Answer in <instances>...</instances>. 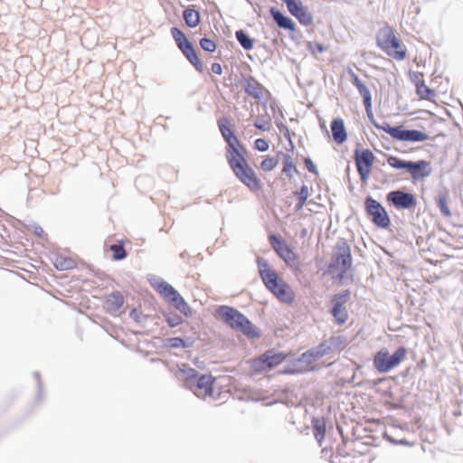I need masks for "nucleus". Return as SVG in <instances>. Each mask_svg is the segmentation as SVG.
I'll use <instances>...</instances> for the list:
<instances>
[{
	"instance_id": "obj_40",
	"label": "nucleus",
	"mask_w": 463,
	"mask_h": 463,
	"mask_svg": "<svg viewBox=\"0 0 463 463\" xmlns=\"http://www.w3.org/2000/svg\"><path fill=\"white\" fill-rule=\"evenodd\" d=\"M166 321L171 327H174L180 325L183 322V319L175 314H168L166 316Z\"/></svg>"
},
{
	"instance_id": "obj_22",
	"label": "nucleus",
	"mask_w": 463,
	"mask_h": 463,
	"mask_svg": "<svg viewBox=\"0 0 463 463\" xmlns=\"http://www.w3.org/2000/svg\"><path fill=\"white\" fill-rule=\"evenodd\" d=\"M198 373L195 369L184 365L178 371V377L184 382V384L188 389L194 383L198 377Z\"/></svg>"
},
{
	"instance_id": "obj_30",
	"label": "nucleus",
	"mask_w": 463,
	"mask_h": 463,
	"mask_svg": "<svg viewBox=\"0 0 463 463\" xmlns=\"http://www.w3.org/2000/svg\"><path fill=\"white\" fill-rule=\"evenodd\" d=\"M298 171L295 165L293 158L289 155H284L282 173H284L288 178H291L293 174H298Z\"/></svg>"
},
{
	"instance_id": "obj_34",
	"label": "nucleus",
	"mask_w": 463,
	"mask_h": 463,
	"mask_svg": "<svg viewBox=\"0 0 463 463\" xmlns=\"http://www.w3.org/2000/svg\"><path fill=\"white\" fill-rule=\"evenodd\" d=\"M341 463H369V457L362 453H354L345 457Z\"/></svg>"
},
{
	"instance_id": "obj_10",
	"label": "nucleus",
	"mask_w": 463,
	"mask_h": 463,
	"mask_svg": "<svg viewBox=\"0 0 463 463\" xmlns=\"http://www.w3.org/2000/svg\"><path fill=\"white\" fill-rule=\"evenodd\" d=\"M269 243L276 253L289 266L298 263V256L287 241L280 236L271 234L269 236Z\"/></svg>"
},
{
	"instance_id": "obj_47",
	"label": "nucleus",
	"mask_w": 463,
	"mask_h": 463,
	"mask_svg": "<svg viewBox=\"0 0 463 463\" xmlns=\"http://www.w3.org/2000/svg\"><path fill=\"white\" fill-rule=\"evenodd\" d=\"M233 146L235 147V146L233 145ZM237 149H239L241 152H242V147H241V145H238V147L236 146Z\"/></svg>"
},
{
	"instance_id": "obj_5",
	"label": "nucleus",
	"mask_w": 463,
	"mask_h": 463,
	"mask_svg": "<svg viewBox=\"0 0 463 463\" xmlns=\"http://www.w3.org/2000/svg\"><path fill=\"white\" fill-rule=\"evenodd\" d=\"M154 288L184 317L192 315V309L183 297L167 282L159 281L154 284Z\"/></svg>"
},
{
	"instance_id": "obj_6",
	"label": "nucleus",
	"mask_w": 463,
	"mask_h": 463,
	"mask_svg": "<svg viewBox=\"0 0 463 463\" xmlns=\"http://www.w3.org/2000/svg\"><path fill=\"white\" fill-rule=\"evenodd\" d=\"M171 35L185 58L198 71L202 72L204 70L203 63L198 57L194 47L187 39L185 34L179 28L173 27L171 28Z\"/></svg>"
},
{
	"instance_id": "obj_28",
	"label": "nucleus",
	"mask_w": 463,
	"mask_h": 463,
	"mask_svg": "<svg viewBox=\"0 0 463 463\" xmlns=\"http://www.w3.org/2000/svg\"><path fill=\"white\" fill-rule=\"evenodd\" d=\"M436 202L441 214L445 217H450L451 211L449 207V193L447 191L439 193L436 198Z\"/></svg>"
},
{
	"instance_id": "obj_43",
	"label": "nucleus",
	"mask_w": 463,
	"mask_h": 463,
	"mask_svg": "<svg viewBox=\"0 0 463 463\" xmlns=\"http://www.w3.org/2000/svg\"><path fill=\"white\" fill-rule=\"evenodd\" d=\"M304 163L306 165V167L307 168V170L310 173L317 175L318 172H317V166L315 165V164L312 162V160L309 157H306L304 159Z\"/></svg>"
},
{
	"instance_id": "obj_7",
	"label": "nucleus",
	"mask_w": 463,
	"mask_h": 463,
	"mask_svg": "<svg viewBox=\"0 0 463 463\" xmlns=\"http://www.w3.org/2000/svg\"><path fill=\"white\" fill-rule=\"evenodd\" d=\"M288 356V354L270 349L260 357L253 359L250 362V368L256 373L270 370L281 364Z\"/></svg>"
},
{
	"instance_id": "obj_41",
	"label": "nucleus",
	"mask_w": 463,
	"mask_h": 463,
	"mask_svg": "<svg viewBox=\"0 0 463 463\" xmlns=\"http://www.w3.org/2000/svg\"><path fill=\"white\" fill-rule=\"evenodd\" d=\"M307 48L313 54L321 53L325 50L323 44L317 42L308 43Z\"/></svg>"
},
{
	"instance_id": "obj_17",
	"label": "nucleus",
	"mask_w": 463,
	"mask_h": 463,
	"mask_svg": "<svg viewBox=\"0 0 463 463\" xmlns=\"http://www.w3.org/2000/svg\"><path fill=\"white\" fill-rule=\"evenodd\" d=\"M288 10L295 16L303 25H310L313 22L311 14L302 5L300 1H289L288 3Z\"/></svg>"
},
{
	"instance_id": "obj_23",
	"label": "nucleus",
	"mask_w": 463,
	"mask_h": 463,
	"mask_svg": "<svg viewBox=\"0 0 463 463\" xmlns=\"http://www.w3.org/2000/svg\"><path fill=\"white\" fill-rule=\"evenodd\" d=\"M353 83L359 90V93L364 99V104L367 111L371 110L372 107V98L371 93L368 88L361 81V80L356 76H353Z\"/></svg>"
},
{
	"instance_id": "obj_15",
	"label": "nucleus",
	"mask_w": 463,
	"mask_h": 463,
	"mask_svg": "<svg viewBox=\"0 0 463 463\" xmlns=\"http://www.w3.org/2000/svg\"><path fill=\"white\" fill-rule=\"evenodd\" d=\"M233 327L249 338L260 336V330L247 317L233 309Z\"/></svg>"
},
{
	"instance_id": "obj_12",
	"label": "nucleus",
	"mask_w": 463,
	"mask_h": 463,
	"mask_svg": "<svg viewBox=\"0 0 463 463\" xmlns=\"http://www.w3.org/2000/svg\"><path fill=\"white\" fill-rule=\"evenodd\" d=\"M336 250L335 262L330 266V269L339 271L342 278L352 266L351 249L347 243L342 242L336 246Z\"/></svg>"
},
{
	"instance_id": "obj_13",
	"label": "nucleus",
	"mask_w": 463,
	"mask_h": 463,
	"mask_svg": "<svg viewBox=\"0 0 463 463\" xmlns=\"http://www.w3.org/2000/svg\"><path fill=\"white\" fill-rule=\"evenodd\" d=\"M387 201L392 203L397 209H410L417 204V200L412 194L401 190L390 192L387 194Z\"/></svg>"
},
{
	"instance_id": "obj_44",
	"label": "nucleus",
	"mask_w": 463,
	"mask_h": 463,
	"mask_svg": "<svg viewBox=\"0 0 463 463\" xmlns=\"http://www.w3.org/2000/svg\"><path fill=\"white\" fill-rule=\"evenodd\" d=\"M254 126L257 128H259V129H260L262 131H268L270 128L269 122H262V123H260L259 120H256L255 123H254Z\"/></svg>"
},
{
	"instance_id": "obj_38",
	"label": "nucleus",
	"mask_w": 463,
	"mask_h": 463,
	"mask_svg": "<svg viewBox=\"0 0 463 463\" xmlns=\"http://www.w3.org/2000/svg\"><path fill=\"white\" fill-rule=\"evenodd\" d=\"M325 433H326L325 423L320 421L319 420H316L314 423V435H315L316 439L318 441H321L325 437Z\"/></svg>"
},
{
	"instance_id": "obj_11",
	"label": "nucleus",
	"mask_w": 463,
	"mask_h": 463,
	"mask_svg": "<svg viewBox=\"0 0 463 463\" xmlns=\"http://www.w3.org/2000/svg\"><path fill=\"white\" fill-rule=\"evenodd\" d=\"M375 156L370 149H356L354 162L362 182H366L371 175Z\"/></svg>"
},
{
	"instance_id": "obj_19",
	"label": "nucleus",
	"mask_w": 463,
	"mask_h": 463,
	"mask_svg": "<svg viewBox=\"0 0 463 463\" xmlns=\"http://www.w3.org/2000/svg\"><path fill=\"white\" fill-rule=\"evenodd\" d=\"M331 131L333 138L337 144H343L346 140L347 133L342 118H335L331 122Z\"/></svg>"
},
{
	"instance_id": "obj_37",
	"label": "nucleus",
	"mask_w": 463,
	"mask_h": 463,
	"mask_svg": "<svg viewBox=\"0 0 463 463\" xmlns=\"http://www.w3.org/2000/svg\"><path fill=\"white\" fill-rule=\"evenodd\" d=\"M278 165V160L272 156H266L260 163V168L264 172L272 171Z\"/></svg>"
},
{
	"instance_id": "obj_36",
	"label": "nucleus",
	"mask_w": 463,
	"mask_h": 463,
	"mask_svg": "<svg viewBox=\"0 0 463 463\" xmlns=\"http://www.w3.org/2000/svg\"><path fill=\"white\" fill-rule=\"evenodd\" d=\"M215 317L230 324L232 322V307L225 306L220 307L215 312Z\"/></svg>"
},
{
	"instance_id": "obj_42",
	"label": "nucleus",
	"mask_w": 463,
	"mask_h": 463,
	"mask_svg": "<svg viewBox=\"0 0 463 463\" xmlns=\"http://www.w3.org/2000/svg\"><path fill=\"white\" fill-rule=\"evenodd\" d=\"M269 142L264 138L255 140V148L259 151L265 152L269 149Z\"/></svg>"
},
{
	"instance_id": "obj_39",
	"label": "nucleus",
	"mask_w": 463,
	"mask_h": 463,
	"mask_svg": "<svg viewBox=\"0 0 463 463\" xmlns=\"http://www.w3.org/2000/svg\"><path fill=\"white\" fill-rule=\"evenodd\" d=\"M200 46L206 52H213L216 50V43L213 40L209 38H202L200 40Z\"/></svg>"
},
{
	"instance_id": "obj_24",
	"label": "nucleus",
	"mask_w": 463,
	"mask_h": 463,
	"mask_svg": "<svg viewBox=\"0 0 463 463\" xmlns=\"http://www.w3.org/2000/svg\"><path fill=\"white\" fill-rule=\"evenodd\" d=\"M270 14L279 27L289 31H295V24L290 18L285 16L281 12L275 8H271Z\"/></svg>"
},
{
	"instance_id": "obj_31",
	"label": "nucleus",
	"mask_w": 463,
	"mask_h": 463,
	"mask_svg": "<svg viewBox=\"0 0 463 463\" xmlns=\"http://www.w3.org/2000/svg\"><path fill=\"white\" fill-rule=\"evenodd\" d=\"M236 38L241 43V45L245 50H251L254 45V41L248 34H246L243 31L240 30L236 32Z\"/></svg>"
},
{
	"instance_id": "obj_20",
	"label": "nucleus",
	"mask_w": 463,
	"mask_h": 463,
	"mask_svg": "<svg viewBox=\"0 0 463 463\" xmlns=\"http://www.w3.org/2000/svg\"><path fill=\"white\" fill-rule=\"evenodd\" d=\"M124 304V298L120 292H114L108 295L104 301V306L109 313H115Z\"/></svg>"
},
{
	"instance_id": "obj_25",
	"label": "nucleus",
	"mask_w": 463,
	"mask_h": 463,
	"mask_svg": "<svg viewBox=\"0 0 463 463\" xmlns=\"http://www.w3.org/2000/svg\"><path fill=\"white\" fill-rule=\"evenodd\" d=\"M183 17L185 24L191 28L196 27L201 22V15L199 11L191 7L184 9Z\"/></svg>"
},
{
	"instance_id": "obj_4",
	"label": "nucleus",
	"mask_w": 463,
	"mask_h": 463,
	"mask_svg": "<svg viewBox=\"0 0 463 463\" xmlns=\"http://www.w3.org/2000/svg\"><path fill=\"white\" fill-rule=\"evenodd\" d=\"M407 355V349L399 347L392 354L387 349L378 351L373 357V366L380 373H387L397 367Z\"/></svg>"
},
{
	"instance_id": "obj_14",
	"label": "nucleus",
	"mask_w": 463,
	"mask_h": 463,
	"mask_svg": "<svg viewBox=\"0 0 463 463\" xmlns=\"http://www.w3.org/2000/svg\"><path fill=\"white\" fill-rule=\"evenodd\" d=\"M213 383L214 379L212 375H201L197 377L194 383L190 386L189 390H191L199 398L213 396Z\"/></svg>"
},
{
	"instance_id": "obj_33",
	"label": "nucleus",
	"mask_w": 463,
	"mask_h": 463,
	"mask_svg": "<svg viewBox=\"0 0 463 463\" xmlns=\"http://www.w3.org/2000/svg\"><path fill=\"white\" fill-rule=\"evenodd\" d=\"M387 163L392 168L405 169L407 171L410 161H404L397 156H390L387 157Z\"/></svg>"
},
{
	"instance_id": "obj_21",
	"label": "nucleus",
	"mask_w": 463,
	"mask_h": 463,
	"mask_svg": "<svg viewBox=\"0 0 463 463\" xmlns=\"http://www.w3.org/2000/svg\"><path fill=\"white\" fill-rule=\"evenodd\" d=\"M218 125L222 135L227 142V160L232 165V129L230 128V121L227 118H220Z\"/></svg>"
},
{
	"instance_id": "obj_29",
	"label": "nucleus",
	"mask_w": 463,
	"mask_h": 463,
	"mask_svg": "<svg viewBox=\"0 0 463 463\" xmlns=\"http://www.w3.org/2000/svg\"><path fill=\"white\" fill-rule=\"evenodd\" d=\"M245 91L254 99H260L263 97L264 88L259 82L251 80L247 81Z\"/></svg>"
},
{
	"instance_id": "obj_9",
	"label": "nucleus",
	"mask_w": 463,
	"mask_h": 463,
	"mask_svg": "<svg viewBox=\"0 0 463 463\" xmlns=\"http://www.w3.org/2000/svg\"><path fill=\"white\" fill-rule=\"evenodd\" d=\"M364 206L366 213L375 226L385 229L390 225V217L384 207L378 201L372 197H367Z\"/></svg>"
},
{
	"instance_id": "obj_2",
	"label": "nucleus",
	"mask_w": 463,
	"mask_h": 463,
	"mask_svg": "<svg viewBox=\"0 0 463 463\" xmlns=\"http://www.w3.org/2000/svg\"><path fill=\"white\" fill-rule=\"evenodd\" d=\"M260 275L269 291L277 298L284 303L291 304L295 299V293L290 286L279 277L278 273L269 268L268 264H263L260 269Z\"/></svg>"
},
{
	"instance_id": "obj_1",
	"label": "nucleus",
	"mask_w": 463,
	"mask_h": 463,
	"mask_svg": "<svg viewBox=\"0 0 463 463\" xmlns=\"http://www.w3.org/2000/svg\"><path fill=\"white\" fill-rule=\"evenodd\" d=\"M377 46L389 57L402 61L407 57V48L389 25L381 28L376 34Z\"/></svg>"
},
{
	"instance_id": "obj_27",
	"label": "nucleus",
	"mask_w": 463,
	"mask_h": 463,
	"mask_svg": "<svg viewBox=\"0 0 463 463\" xmlns=\"http://www.w3.org/2000/svg\"><path fill=\"white\" fill-rule=\"evenodd\" d=\"M54 267L59 270H69L75 267V260L70 257L56 255L52 260Z\"/></svg>"
},
{
	"instance_id": "obj_45",
	"label": "nucleus",
	"mask_w": 463,
	"mask_h": 463,
	"mask_svg": "<svg viewBox=\"0 0 463 463\" xmlns=\"http://www.w3.org/2000/svg\"><path fill=\"white\" fill-rule=\"evenodd\" d=\"M169 341L171 342L172 346H175V347L184 346V342L182 338L175 337V338H171Z\"/></svg>"
},
{
	"instance_id": "obj_18",
	"label": "nucleus",
	"mask_w": 463,
	"mask_h": 463,
	"mask_svg": "<svg viewBox=\"0 0 463 463\" xmlns=\"http://www.w3.org/2000/svg\"><path fill=\"white\" fill-rule=\"evenodd\" d=\"M407 172L413 180H421L428 177L431 173L430 163L426 160L417 162L410 161Z\"/></svg>"
},
{
	"instance_id": "obj_35",
	"label": "nucleus",
	"mask_w": 463,
	"mask_h": 463,
	"mask_svg": "<svg viewBox=\"0 0 463 463\" xmlns=\"http://www.w3.org/2000/svg\"><path fill=\"white\" fill-rule=\"evenodd\" d=\"M298 197L297 209L300 210L306 204V202L309 196L308 187L307 185H302L299 191L296 193Z\"/></svg>"
},
{
	"instance_id": "obj_8",
	"label": "nucleus",
	"mask_w": 463,
	"mask_h": 463,
	"mask_svg": "<svg viewBox=\"0 0 463 463\" xmlns=\"http://www.w3.org/2000/svg\"><path fill=\"white\" fill-rule=\"evenodd\" d=\"M392 138L406 142H423L429 139V136L417 129H403L402 127L377 126Z\"/></svg>"
},
{
	"instance_id": "obj_16",
	"label": "nucleus",
	"mask_w": 463,
	"mask_h": 463,
	"mask_svg": "<svg viewBox=\"0 0 463 463\" xmlns=\"http://www.w3.org/2000/svg\"><path fill=\"white\" fill-rule=\"evenodd\" d=\"M348 295V291L344 294H337L335 295L332 300L334 305L332 308V315L338 325L345 324L348 319V312L345 307Z\"/></svg>"
},
{
	"instance_id": "obj_46",
	"label": "nucleus",
	"mask_w": 463,
	"mask_h": 463,
	"mask_svg": "<svg viewBox=\"0 0 463 463\" xmlns=\"http://www.w3.org/2000/svg\"><path fill=\"white\" fill-rule=\"evenodd\" d=\"M211 70L214 74H218V75L222 74V65L218 62L213 63Z\"/></svg>"
},
{
	"instance_id": "obj_32",
	"label": "nucleus",
	"mask_w": 463,
	"mask_h": 463,
	"mask_svg": "<svg viewBox=\"0 0 463 463\" xmlns=\"http://www.w3.org/2000/svg\"><path fill=\"white\" fill-rule=\"evenodd\" d=\"M109 250L113 253L114 260H120L126 258L127 252L124 248L123 241H119L118 243L112 244L109 246Z\"/></svg>"
},
{
	"instance_id": "obj_26",
	"label": "nucleus",
	"mask_w": 463,
	"mask_h": 463,
	"mask_svg": "<svg viewBox=\"0 0 463 463\" xmlns=\"http://www.w3.org/2000/svg\"><path fill=\"white\" fill-rule=\"evenodd\" d=\"M416 93L420 99L434 101L436 98L435 91L429 88L422 80L416 83Z\"/></svg>"
},
{
	"instance_id": "obj_3",
	"label": "nucleus",
	"mask_w": 463,
	"mask_h": 463,
	"mask_svg": "<svg viewBox=\"0 0 463 463\" xmlns=\"http://www.w3.org/2000/svg\"><path fill=\"white\" fill-rule=\"evenodd\" d=\"M247 151L239 149L233 146V172L236 176L251 191H258L261 188V182L258 178L254 170L248 165L245 156Z\"/></svg>"
}]
</instances>
